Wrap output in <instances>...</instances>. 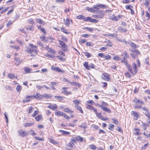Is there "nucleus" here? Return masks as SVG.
<instances>
[{
  "label": "nucleus",
  "mask_w": 150,
  "mask_h": 150,
  "mask_svg": "<svg viewBox=\"0 0 150 150\" xmlns=\"http://www.w3.org/2000/svg\"><path fill=\"white\" fill-rule=\"evenodd\" d=\"M121 55L123 57L124 59H125V58H128L129 57L126 51L122 52V53Z\"/></svg>",
  "instance_id": "72a5a7b5"
},
{
  "label": "nucleus",
  "mask_w": 150,
  "mask_h": 150,
  "mask_svg": "<svg viewBox=\"0 0 150 150\" xmlns=\"http://www.w3.org/2000/svg\"><path fill=\"white\" fill-rule=\"evenodd\" d=\"M142 126L144 130H146L147 129V127L149 126V125L147 123H143Z\"/></svg>",
  "instance_id": "49530a36"
},
{
  "label": "nucleus",
  "mask_w": 150,
  "mask_h": 150,
  "mask_svg": "<svg viewBox=\"0 0 150 150\" xmlns=\"http://www.w3.org/2000/svg\"><path fill=\"white\" fill-rule=\"evenodd\" d=\"M70 84L71 85H74L78 88L80 87L81 86L80 83L76 82H71L70 83Z\"/></svg>",
  "instance_id": "c756f323"
},
{
  "label": "nucleus",
  "mask_w": 150,
  "mask_h": 150,
  "mask_svg": "<svg viewBox=\"0 0 150 150\" xmlns=\"http://www.w3.org/2000/svg\"><path fill=\"white\" fill-rule=\"evenodd\" d=\"M137 65L136 64V63L134 62L132 64V67L130 66L127 69L132 76H134L137 73L138 71L137 68L138 67H140V62L138 59L137 60Z\"/></svg>",
  "instance_id": "7ed1b4c3"
},
{
  "label": "nucleus",
  "mask_w": 150,
  "mask_h": 150,
  "mask_svg": "<svg viewBox=\"0 0 150 150\" xmlns=\"http://www.w3.org/2000/svg\"><path fill=\"white\" fill-rule=\"evenodd\" d=\"M52 70L60 72L62 73H64V71L61 70L60 68L57 67H51Z\"/></svg>",
  "instance_id": "412c9836"
},
{
  "label": "nucleus",
  "mask_w": 150,
  "mask_h": 150,
  "mask_svg": "<svg viewBox=\"0 0 150 150\" xmlns=\"http://www.w3.org/2000/svg\"><path fill=\"white\" fill-rule=\"evenodd\" d=\"M33 98H35L37 99H38L40 98L41 97V95L40 94L37 93L35 96H33Z\"/></svg>",
  "instance_id": "5fc2aeb1"
},
{
  "label": "nucleus",
  "mask_w": 150,
  "mask_h": 150,
  "mask_svg": "<svg viewBox=\"0 0 150 150\" xmlns=\"http://www.w3.org/2000/svg\"><path fill=\"white\" fill-rule=\"evenodd\" d=\"M129 45L132 47H133L134 48H136L137 47H139V45H137L135 43L132 42H130L129 43Z\"/></svg>",
  "instance_id": "ea45409f"
},
{
  "label": "nucleus",
  "mask_w": 150,
  "mask_h": 150,
  "mask_svg": "<svg viewBox=\"0 0 150 150\" xmlns=\"http://www.w3.org/2000/svg\"><path fill=\"white\" fill-rule=\"evenodd\" d=\"M73 103L74 104V107L76 106L77 105H79L81 103L80 100L77 99H76L73 100Z\"/></svg>",
  "instance_id": "2f4dec72"
},
{
  "label": "nucleus",
  "mask_w": 150,
  "mask_h": 150,
  "mask_svg": "<svg viewBox=\"0 0 150 150\" xmlns=\"http://www.w3.org/2000/svg\"><path fill=\"white\" fill-rule=\"evenodd\" d=\"M87 58H89L91 57V54L88 52H83Z\"/></svg>",
  "instance_id": "4d7b16f0"
},
{
  "label": "nucleus",
  "mask_w": 150,
  "mask_h": 150,
  "mask_svg": "<svg viewBox=\"0 0 150 150\" xmlns=\"http://www.w3.org/2000/svg\"><path fill=\"white\" fill-rule=\"evenodd\" d=\"M37 27L38 29L41 31L44 34H45L46 33L45 28L44 27H42L41 25L37 26Z\"/></svg>",
  "instance_id": "f704fd0d"
},
{
  "label": "nucleus",
  "mask_w": 150,
  "mask_h": 150,
  "mask_svg": "<svg viewBox=\"0 0 150 150\" xmlns=\"http://www.w3.org/2000/svg\"><path fill=\"white\" fill-rule=\"evenodd\" d=\"M28 46V47H25V51L30 54V57H35L38 52L37 47L32 43L29 44Z\"/></svg>",
  "instance_id": "f03ea898"
},
{
  "label": "nucleus",
  "mask_w": 150,
  "mask_h": 150,
  "mask_svg": "<svg viewBox=\"0 0 150 150\" xmlns=\"http://www.w3.org/2000/svg\"><path fill=\"white\" fill-rule=\"evenodd\" d=\"M38 112L39 110H35L31 115L32 117H35V119L36 121L37 122H39L43 119L42 116L41 114L38 115L37 116H36L38 114Z\"/></svg>",
  "instance_id": "39448f33"
},
{
  "label": "nucleus",
  "mask_w": 150,
  "mask_h": 150,
  "mask_svg": "<svg viewBox=\"0 0 150 150\" xmlns=\"http://www.w3.org/2000/svg\"><path fill=\"white\" fill-rule=\"evenodd\" d=\"M49 53L52 54L53 55H55L56 52L53 49L50 48L47 51Z\"/></svg>",
  "instance_id": "79ce46f5"
},
{
  "label": "nucleus",
  "mask_w": 150,
  "mask_h": 150,
  "mask_svg": "<svg viewBox=\"0 0 150 150\" xmlns=\"http://www.w3.org/2000/svg\"><path fill=\"white\" fill-rule=\"evenodd\" d=\"M75 108L78 110L79 112L83 114V112L81 108V107L79 105H77L75 107Z\"/></svg>",
  "instance_id": "58836bf2"
},
{
  "label": "nucleus",
  "mask_w": 150,
  "mask_h": 150,
  "mask_svg": "<svg viewBox=\"0 0 150 150\" xmlns=\"http://www.w3.org/2000/svg\"><path fill=\"white\" fill-rule=\"evenodd\" d=\"M58 41L61 46L60 47L62 48V50L64 51H67L68 47L65 42L63 41L60 40H58Z\"/></svg>",
  "instance_id": "0eeeda50"
},
{
  "label": "nucleus",
  "mask_w": 150,
  "mask_h": 150,
  "mask_svg": "<svg viewBox=\"0 0 150 150\" xmlns=\"http://www.w3.org/2000/svg\"><path fill=\"white\" fill-rule=\"evenodd\" d=\"M24 70L25 74L30 73L32 72V69L28 67H25L24 68Z\"/></svg>",
  "instance_id": "c85d7f7f"
},
{
  "label": "nucleus",
  "mask_w": 150,
  "mask_h": 150,
  "mask_svg": "<svg viewBox=\"0 0 150 150\" xmlns=\"http://www.w3.org/2000/svg\"><path fill=\"white\" fill-rule=\"evenodd\" d=\"M18 135L23 137L27 136L28 134V133L26 131L22 129L19 130L18 131Z\"/></svg>",
  "instance_id": "f8f14e48"
},
{
  "label": "nucleus",
  "mask_w": 150,
  "mask_h": 150,
  "mask_svg": "<svg viewBox=\"0 0 150 150\" xmlns=\"http://www.w3.org/2000/svg\"><path fill=\"white\" fill-rule=\"evenodd\" d=\"M36 22L37 23L43 25H45V22L40 18L37 19H36Z\"/></svg>",
  "instance_id": "e433bc0d"
},
{
  "label": "nucleus",
  "mask_w": 150,
  "mask_h": 150,
  "mask_svg": "<svg viewBox=\"0 0 150 150\" xmlns=\"http://www.w3.org/2000/svg\"><path fill=\"white\" fill-rule=\"evenodd\" d=\"M54 97L55 99V101L60 102H63L64 99V97L62 96H55Z\"/></svg>",
  "instance_id": "dca6fc26"
},
{
  "label": "nucleus",
  "mask_w": 150,
  "mask_h": 150,
  "mask_svg": "<svg viewBox=\"0 0 150 150\" xmlns=\"http://www.w3.org/2000/svg\"><path fill=\"white\" fill-rule=\"evenodd\" d=\"M33 110V108L32 107V106H30L28 108V109L27 110V112L29 114H30L31 113Z\"/></svg>",
  "instance_id": "864d4df0"
},
{
  "label": "nucleus",
  "mask_w": 150,
  "mask_h": 150,
  "mask_svg": "<svg viewBox=\"0 0 150 150\" xmlns=\"http://www.w3.org/2000/svg\"><path fill=\"white\" fill-rule=\"evenodd\" d=\"M74 145L73 142H71L69 143V144L67 146L69 147L70 148H73L74 146Z\"/></svg>",
  "instance_id": "774afa93"
},
{
  "label": "nucleus",
  "mask_w": 150,
  "mask_h": 150,
  "mask_svg": "<svg viewBox=\"0 0 150 150\" xmlns=\"http://www.w3.org/2000/svg\"><path fill=\"white\" fill-rule=\"evenodd\" d=\"M49 105L47 106V107L52 110H55L57 109L58 106L57 104H53L51 103H48Z\"/></svg>",
  "instance_id": "2eb2a0df"
},
{
  "label": "nucleus",
  "mask_w": 150,
  "mask_h": 150,
  "mask_svg": "<svg viewBox=\"0 0 150 150\" xmlns=\"http://www.w3.org/2000/svg\"><path fill=\"white\" fill-rule=\"evenodd\" d=\"M133 134L134 135L138 136L137 139H140L141 138L139 137V136L142 134V132L141 131L140 129L139 128L135 127L133 129Z\"/></svg>",
  "instance_id": "423d86ee"
},
{
  "label": "nucleus",
  "mask_w": 150,
  "mask_h": 150,
  "mask_svg": "<svg viewBox=\"0 0 150 150\" xmlns=\"http://www.w3.org/2000/svg\"><path fill=\"white\" fill-rule=\"evenodd\" d=\"M33 96H25V100H23L22 102L23 103H26L30 101L31 99H33Z\"/></svg>",
  "instance_id": "f3484780"
},
{
  "label": "nucleus",
  "mask_w": 150,
  "mask_h": 150,
  "mask_svg": "<svg viewBox=\"0 0 150 150\" xmlns=\"http://www.w3.org/2000/svg\"><path fill=\"white\" fill-rule=\"evenodd\" d=\"M100 107L101 109L107 112L110 113L111 112L110 110L106 107H103L102 105H101Z\"/></svg>",
  "instance_id": "473e14b6"
},
{
  "label": "nucleus",
  "mask_w": 150,
  "mask_h": 150,
  "mask_svg": "<svg viewBox=\"0 0 150 150\" xmlns=\"http://www.w3.org/2000/svg\"><path fill=\"white\" fill-rule=\"evenodd\" d=\"M62 116L67 120H69L70 118H74V117L73 114L71 115L70 116H69L66 113L64 112H63Z\"/></svg>",
  "instance_id": "aec40b11"
},
{
  "label": "nucleus",
  "mask_w": 150,
  "mask_h": 150,
  "mask_svg": "<svg viewBox=\"0 0 150 150\" xmlns=\"http://www.w3.org/2000/svg\"><path fill=\"white\" fill-rule=\"evenodd\" d=\"M79 126L81 128L84 129H85L87 127L86 126V122L82 123L81 125H79Z\"/></svg>",
  "instance_id": "603ef678"
},
{
  "label": "nucleus",
  "mask_w": 150,
  "mask_h": 150,
  "mask_svg": "<svg viewBox=\"0 0 150 150\" xmlns=\"http://www.w3.org/2000/svg\"><path fill=\"white\" fill-rule=\"evenodd\" d=\"M64 24L68 27L69 26L70 24H72L73 23L72 20L68 17H67L65 20L64 19Z\"/></svg>",
  "instance_id": "4468645a"
},
{
  "label": "nucleus",
  "mask_w": 150,
  "mask_h": 150,
  "mask_svg": "<svg viewBox=\"0 0 150 150\" xmlns=\"http://www.w3.org/2000/svg\"><path fill=\"white\" fill-rule=\"evenodd\" d=\"M8 77L10 79H13L14 78L18 79V77L17 76H15L14 74L13 73H9L7 74Z\"/></svg>",
  "instance_id": "a878e982"
},
{
  "label": "nucleus",
  "mask_w": 150,
  "mask_h": 150,
  "mask_svg": "<svg viewBox=\"0 0 150 150\" xmlns=\"http://www.w3.org/2000/svg\"><path fill=\"white\" fill-rule=\"evenodd\" d=\"M34 27L33 25H30L28 26V28H26V30H29L31 31H33L34 30Z\"/></svg>",
  "instance_id": "8fccbe9b"
},
{
  "label": "nucleus",
  "mask_w": 150,
  "mask_h": 150,
  "mask_svg": "<svg viewBox=\"0 0 150 150\" xmlns=\"http://www.w3.org/2000/svg\"><path fill=\"white\" fill-rule=\"evenodd\" d=\"M122 62L125 64L127 69L131 66L128 63L127 60H122Z\"/></svg>",
  "instance_id": "a18cd8bd"
},
{
  "label": "nucleus",
  "mask_w": 150,
  "mask_h": 150,
  "mask_svg": "<svg viewBox=\"0 0 150 150\" xmlns=\"http://www.w3.org/2000/svg\"><path fill=\"white\" fill-rule=\"evenodd\" d=\"M149 144L147 143L146 144H144V146H142L141 149L140 150H144L146 149V147L148 146Z\"/></svg>",
  "instance_id": "69168bd1"
},
{
  "label": "nucleus",
  "mask_w": 150,
  "mask_h": 150,
  "mask_svg": "<svg viewBox=\"0 0 150 150\" xmlns=\"http://www.w3.org/2000/svg\"><path fill=\"white\" fill-rule=\"evenodd\" d=\"M68 87H63L62 88L61 93L66 96H68L72 94V93L70 91L67 90Z\"/></svg>",
  "instance_id": "9d476101"
},
{
  "label": "nucleus",
  "mask_w": 150,
  "mask_h": 150,
  "mask_svg": "<svg viewBox=\"0 0 150 150\" xmlns=\"http://www.w3.org/2000/svg\"><path fill=\"white\" fill-rule=\"evenodd\" d=\"M59 132L61 133L62 135H67L70 134V132H69L64 131L62 130H59Z\"/></svg>",
  "instance_id": "37998d69"
},
{
  "label": "nucleus",
  "mask_w": 150,
  "mask_h": 150,
  "mask_svg": "<svg viewBox=\"0 0 150 150\" xmlns=\"http://www.w3.org/2000/svg\"><path fill=\"white\" fill-rule=\"evenodd\" d=\"M141 54L140 52L138 50H132L130 53L131 56L134 58L136 57L137 55Z\"/></svg>",
  "instance_id": "9b49d317"
},
{
  "label": "nucleus",
  "mask_w": 150,
  "mask_h": 150,
  "mask_svg": "<svg viewBox=\"0 0 150 150\" xmlns=\"http://www.w3.org/2000/svg\"><path fill=\"white\" fill-rule=\"evenodd\" d=\"M122 16L118 15L117 16H115L114 14H112L110 16L109 19L113 21H118V18H120L122 17Z\"/></svg>",
  "instance_id": "ddd939ff"
},
{
  "label": "nucleus",
  "mask_w": 150,
  "mask_h": 150,
  "mask_svg": "<svg viewBox=\"0 0 150 150\" xmlns=\"http://www.w3.org/2000/svg\"><path fill=\"white\" fill-rule=\"evenodd\" d=\"M132 114L133 115V116L135 117H136V119H135V120H137L138 117H139V116L137 113V112L134 111H132Z\"/></svg>",
  "instance_id": "c03bdc74"
},
{
  "label": "nucleus",
  "mask_w": 150,
  "mask_h": 150,
  "mask_svg": "<svg viewBox=\"0 0 150 150\" xmlns=\"http://www.w3.org/2000/svg\"><path fill=\"white\" fill-rule=\"evenodd\" d=\"M79 42L80 44H84L86 42V40L84 39L80 38L79 39Z\"/></svg>",
  "instance_id": "e2e57ef3"
},
{
  "label": "nucleus",
  "mask_w": 150,
  "mask_h": 150,
  "mask_svg": "<svg viewBox=\"0 0 150 150\" xmlns=\"http://www.w3.org/2000/svg\"><path fill=\"white\" fill-rule=\"evenodd\" d=\"M63 112H62L59 110H57L55 112L54 114L56 116L59 117L62 116Z\"/></svg>",
  "instance_id": "4c0bfd02"
},
{
  "label": "nucleus",
  "mask_w": 150,
  "mask_h": 150,
  "mask_svg": "<svg viewBox=\"0 0 150 150\" xmlns=\"http://www.w3.org/2000/svg\"><path fill=\"white\" fill-rule=\"evenodd\" d=\"M22 61L20 60L19 57H15L14 58V64L16 66L19 65L22 62Z\"/></svg>",
  "instance_id": "4be33fe9"
},
{
  "label": "nucleus",
  "mask_w": 150,
  "mask_h": 150,
  "mask_svg": "<svg viewBox=\"0 0 150 150\" xmlns=\"http://www.w3.org/2000/svg\"><path fill=\"white\" fill-rule=\"evenodd\" d=\"M76 139H77V141L80 142H82L83 141V138L79 136H76Z\"/></svg>",
  "instance_id": "09e8293b"
},
{
  "label": "nucleus",
  "mask_w": 150,
  "mask_h": 150,
  "mask_svg": "<svg viewBox=\"0 0 150 150\" xmlns=\"http://www.w3.org/2000/svg\"><path fill=\"white\" fill-rule=\"evenodd\" d=\"M22 88V86L18 84L16 86V90L17 92H20Z\"/></svg>",
  "instance_id": "6e6d98bb"
},
{
  "label": "nucleus",
  "mask_w": 150,
  "mask_h": 150,
  "mask_svg": "<svg viewBox=\"0 0 150 150\" xmlns=\"http://www.w3.org/2000/svg\"><path fill=\"white\" fill-rule=\"evenodd\" d=\"M133 102L136 104H143L144 103L143 101L138 99L136 98H135L134 99L132 100Z\"/></svg>",
  "instance_id": "b1692460"
},
{
  "label": "nucleus",
  "mask_w": 150,
  "mask_h": 150,
  "mask_svg": "<svg viewBox=\"0 0 150 150\" xmlns=\"http://www.w3.org/2000/svg\"><path fill=\"white\" fill-rule=\"evenodd\" d=\"M118 30L121 33H125L127 31V30L126 28H123L120 26L118 27Z\"/></svg>",
  "instance_id": "c9c22d12"
},
{
  "label": "nucleus",
  "mask_w": 150,
  "mask_h": 150,
  "mask_svg": "<svg viewBox=\"0 0 150 150\" xmlns=\"http://www.w3.org/2000/svg\"><path fill=\"white\" fill-rule=\"evenodd\" d=\"M61 39L63 41H64L66 42H67L68 41V39L65 36L63 35H62L61 36Z\"/></svg>",
  "instance_id": "bf43d9fd"
},
{
  "label": "nucleus",
  "mask_w": 150,
  "mask_h": 150,
  "mask_svg": "<svg viewBox=\"0 0 150 150\" xmlns=\"http://www.w3.org/2000/svg\"><path fill=\"white\" fill-rule=\"evenodd\" d=\"M90 148L92 150H95L96 148V146L93 144H91L89 146Z\"/></svg>",
  "instance_id": "680f3d73"
},
{
  "label": "nucleus",
  "mask_w": 150,
  "mask_h": 150,
  "mask_svg": "<svg viewBox=\"0 0 150 150\" xmlns=\"http://www.w3.org/2000/svg\"><path fill=\"white\" fill-rule=\"evenodd\" d=\"M104 42L108 43L106 45V46L110 47H112L113 44L112 42L110 40L106 39L104 41Z\"/></svg>",
  "instance_id": "bb28decb"
},
{
  "label": "nucleus",
  "mask_w": 150,
  "mask_h": 150,
  "mask_svg": "<svg viewBox=\"0 0 150 150\" xmlns=\"http://www.w3.org/2000/svg\"><path fill=\"white\" fill-rule=\"evenodd\" d=\"M101 83L103 84L102 87L104 89H106L107 86L108 84L106 82H101Z\"/></svg>",
  "instance_id": "0e129e2a"
},
{
  "label": "nucleus",
  "mask_w": 150,
  "mask_h": 150,
  "mask_svg": "<svg viewBox=\"0 0 150 150\" xmlns=\"http://www.w3.org/2000/svg\"><path fill=\"white\" fill-rule=\"evenodd\" d=\"M124 75L125 77L128 78H130L131 77V75H132L130 72H129L128 71H126L125 74Z\"/></svg>",
  "instance_id": "de8ad7c7"
},
{
  "label": "nucleus",
  "mask_w": 150,
  "mask_h": 150,
  "mask_svg": "<svg viewBox=\"0 0 150 150\" xmlns=\"http://www.w3.org/2000/svg\"><path fill=\"white\" fill-rule=\"evenodd\" d=\"M101 78L103 80L107 81H110L111 79L109 74L107 73H103L101 75Z\"/></svg>",
  "instance_id": "6e6552de"
},
{
  "label": "nucleus",
  "mask_w": 150,
  "mask_h": 150,
  "mask_svg": "<svg viewBox=\"0 0 150 150\" xmlns=\"http://www.w3.org/2000/svg\"><path fill=\"white\" fill-rule=\"evenodd\" d=\"M61 30L63 33L65 34L69 35L70 33V32L67 29L63 26L61 28Z\"/></svg>",
  "instance_id": "393cba45"
},
{
  "label": "nucleus",
  "mask_w": 150,
  "mask_h": 150,
  "mask_svg": "<svg viewBox=\"0 0 150 150\" xmlns=\"http://www.w3.org/2000/svg\"><path fill=\"white\" fill-rule=\"evenodd\" d=\"M71 142L74 143H76L77 142L76 139V137H72V138L71 139Z\"/></svg>",
  "instance_id": "338daca9"
},
{
  "label": "nucleus",
  "mask_w": 150,
  "mask_h": 150,
  "mask_svg": "<svg viewBox=\"0 0 150 150\" xmlns=\"http://www.w3.org/2000/svg\"><path fill=\"white\" fill-rule=\"evenodd\" d=\"M64 111L67 113L70 114H72L74 112V111L68 107H65L64 108Z\"/></svg>",
  "instance_id": "5701e85b"
},
{
  "label": "nucleus",
  "mask_w": 150,
  "mask_h": 150,
  "mask_svg": "<svg viewBox=\"0 0 150 150\" xmlns=\"http://www.w3.org/2000/svg\"><path fill=\"white\" fill-rule=\"evenodd\" d=\"M86 22L89 21V22L93 23H97L98 21V20H96V19H93L90 17L89 16L86 17Z\"/></svg>",
  "instance_id": "a211bd4d"
},
{
  "label": "nucleus",
  "mask_w": 150,
  "mask_h": 150,
  "mask_svg": "<svg viewBox=\"0 0 150 150\" xmlns=\"http://www.w3.org/2000/svg\"><path fill=\"white\" fill-rule=\"evenodd\" d=\"M139 90V87H135L134 89L133 90V92L134 93H138Z\"/></svg>",
  "instance_id": "052dcab7"
},
{
  "label": "nucleus",
  "mask_w": 150,
  "mask_h": 150,
  "mask_svg": "<svg viewBox=\"0 0 150 150\" xmlns=\"http://www.w3.org/2000/svg\"><path fill=\"white\" fill-rule=\"evenodd\" d=\"M50 142V143L54 144H58V142L56 141H54L53 139H49Z\"/></svg>",
  "instance_id": "13d9d810"
},
{
  "label": "nucleus",
  "mask_w": 150,
  "mask_h": 150,
  "mask_svg": "<svg viewBox=\"0 0 150 150\" xmlns=\"http://www.w3.org/2000/svg\"><path fill=\"white\" fill-rule=\"evenodd\" d=\"M88 62H85L83 64V65L86 69L88 70H90L91 68L94 69V65L93 63H91L89 65H88Z\"/></svg>",
  "instance_id": "1a4fd4ad"
},
{
  "label": "nucleus",
  "mask_w": 150,
  "mask_h": 150,
  "mask_svg": "<svg viewBox=\"0 0 150 150\" xmlns=\"http://www.w3.org/2000/svg\"><path fill=\"white\" fill-rule=\"evenodd\" d=\"M108 8L107 6L105 5L97 4L96 5L93 6V8L87 6L86 8V9L91 13L98 12L100 8L105 9Z\"/></svg>",
  "instance_id": "20e7f679"
},
{
  "label": "nucleus",
  "mask_w": 150,
  "mask_h": 150,
  "mask_svg": "<svg viewBox=\"0 0 150 150\" xmlns=\"http://www.w3.org/2000/svg\"><path fill=\"white\" fill-rule=\"evenodd\" d=\"M99 18H103L104 16L105 15L104 11L103 10H101L99 11L98 12Z\"/></svg>",
  "instance_id": "7c9ffc66"
},
{
  "label": "nucleus",
  "mask_w": 150,
  "mask_h": 150,
  "mask_svg": "<svg viewBox=\"0 0 150 150\" xmlns=\"http://www.w3.org/2000/svg\"><path fill=\"white\" fill-rule=\"evenodd\" d=\"M133 7L131 5H126L125 6V8L127 10H130L131 11V14L133 15L134 14V11L133 9Z\"/></svg>",
  "instance_id": "6ab92c4d"
},
{
  "label": "nucleus",
  "mask_w": 150,
  "mask_h": 150,
  "mask_svg": "<svg viewBox=\"0 0 150 150\" xmlns=\"http://www.w3.org/2000/svg\"><path fill=\"white\" fill-rule=\"evenodd\" d=\"M34 125L33 122L25 123L24 124V126L25 127L32 126Z\"/></svg>",
  "instance_id": "a19ab883"
},
{
  "label": "nucleus",
  "mask_w": 150,
  "mask_h": 150,
  "mask_svg": "<svg viewBox=\"0 0 150 150\" xmlns=\"http://www.w3.org/2000/svg\"><path fill=\"white\" fill-rule=\"evenodd\" d=\"M76 18L79 20H82L86 22V17H85L84 15L79 14L77 16Z\"/></svg>",
  "instance_id": "cd10ccee"
},
{
  "label": "nucleus",
  "mask_w": 150,
  "mask_h": 150,
  "mask_svg": "<svg viewBox=\"0 0 150 150\" xmlns=\"http://www.w3.org/2000/svg\"><path fill=\"white\" fill-rule=\"evenodd\" d=\"M11 9L10 10H9L8 11L7 13L6 14L7 15H9L11 13L14 11V7L13 6H11Z\"/></svg>",
  "instance_id": "3c124183"
},
{
  "label": "nucleus",
  "mask_w": 150,
  "mask_h": 150,
  "mask_svg": "<svg viewBox=\"0 0 150 150\" xmlns=\"http://www.w3.org/2000/svg\"><path fill=\"white\" fill-rule=\"evenodd\" d=\"M94 103V102L91 100H88L86 102V108L90 110H93L96 115V117L98 119H100L103 121H106L109 120L107 117H103L101 115V112L98 113L97 112L96 108H94V107L92 105V104Z\"/></svg>",
  "instance_id": "f257e3e1"
}]
</instances>
